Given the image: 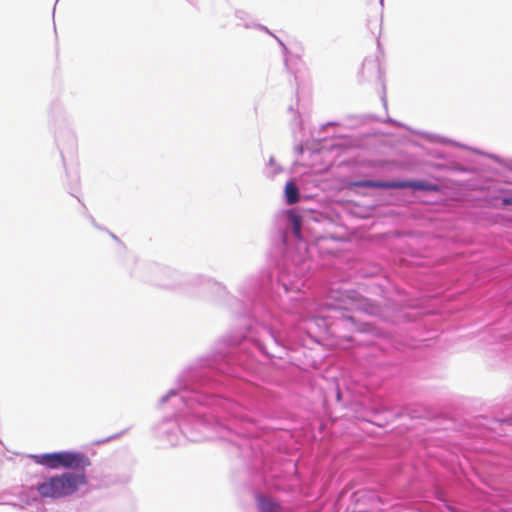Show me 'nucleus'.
<instances>
[{
	"label": "nucleus",
	"mask_w": 512,
	"mask_h": 512,
	"mask_svg": "<svg viewBox=\"0 0 512 512\" xmlns=\"http://www.w3.org/2000/svg\"><path fill=\"white\" fill-rule=\"evenodd\" d=\"M258 506L262 512H274L277 508V504L275 502L264 496L258 497Z\"/></svg>",
	"instance_id": "nucleus-5"
},
{
	"label": "nucleus",
	"mask_w": 512,
	"mask_h": 512,
	"mask_svg": "<svg viewBox=\"0 0 512 512\" xmlns=\"http://www.w3.org/2000/svg\"><path fill=\"white\" fill-rule=\"evenodd\" d=\"M294 232L297 236L300 235V223L297 219L294 220Z\"/></svg>",
	"instance_id": "nucleus-6"
},
{
	"label": "nucleus",
	"mask_w": 512,
	"mask_h": 512,
	"mask_svg": "<svg viewBox=\"0 0 512 512\" xmlns=\"http://www.w3.org/2000/svg\"><path fill=\"white\" fill-rule=\"evenodd\" d=\"M502 203H503L504 205H512V196H510V197H504V198L502 199Z\"/></svg>",
	"instance_id": "nucleus-7"
},
{
	"label": "nucleus",
	"mask_w": 512,
	"mask_h": 512,
	"mask_svg": "<svg viewBox=\"0 0 512 512\" xmlns=\"http://www.w3.org/2000/svg\"><path fill=\"white\" fill-rule=\"evenodd\" d=\"M285 195L287 203L292 205L299 201V189L293 181H289L285 185Z\"/></svg>",
	"instance_id": "nucleus-4"
},
{
	"label": "nucleus",
	"mask_w": 512,
	"mask_h": 512,
	"mask_svg": "<svg viewBox=\"0 0 512 512\" xmlns=\"http://www.w3.org/2000/svg\"><path fill=\"white\" fill-rule=\"evenodd\" d=\"M87 483L84 473L66 472L45 479L36 486V490L43 498H63L75 493Z\"/></svg>",
	"instance_id": "nucleus-1"
},
{
	"label": "nucleus",
	"mask_w": 512,
	"mask_h": 512,
	"mask_svg": "<svg viewBox=\"0 0 512 512\" xmlns=\"http://www.w3.org/2000/svg\"><path fill=\"white\" fill-rule=\"evenodd\" d=\"M35 458L37 463L45 465L51 469L64 467L75 470H84L91 464L89 458L79 452L63 451L57 453L42 454L36 456Z\"/></svg>",
	"instance_id": "nucleus-2"
},
{
	"label": "nucleus",
	"mask_w": 512,
	"mask_h": 512,
	"mask_svg": "<svg viewBox=\"0 0 512 512\" xmlns=\"http://www.w3.org/2000/svg\"><path fill=\"white\" fill-rule=\"evenodd\" d=\"M359 187L365 188H415L424 189L425 186L420 182H383V181H372L364 180L356 183Z\"/></svg>",
	"instance_id": "nucleus-3"
}]
</instances>
